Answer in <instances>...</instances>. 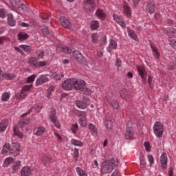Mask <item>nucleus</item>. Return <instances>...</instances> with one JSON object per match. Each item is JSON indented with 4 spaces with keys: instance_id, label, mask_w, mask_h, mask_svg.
<instances>
[{
    "instance_id": "obj_6",
    "label": "nucleus",
    "mask_w": 176,
    "mask_h": 176,
    "mask_svg": "<svg viewBox=\"0 0 176 176\" xmlns=\"http://www.w3.org/2000/svg\"><path fill=\"white\" fill-rule=\"evenodd\" d=\"M102 166L101 168V172L102 174H108V173H111L113 170V166L111 164H109L107 161L104 162L102 164Z\"/></svg>"
},
{
    "instance_id": "obj_10",
    "label": "nucleus",
    "mask_w": 176,
    "mask_h": 176,
    "mask_svg": "<svg viewBox=\"0 0 176 176\" xmlns=\"http://www.w3.org/2000/svg\"><path fill=\"white\" fill-rule=\"evenodd\" d=\"M49 74H43L41 75L40 77L36 80V85L37 86H41V85H43V83H46L47 82H49Z\"/></svg>"
},
{
    "instance_id": "obj_29",
    "label": "nucleus",
    "mask_w": 176,
    "mask_h": 176,
    "mask_svg": "<svg viewBox=\"0 0 176 176\" xmlns=\"http://www.w3.org/2000/svg\"><path fill=\"white\" fill-rule=\"evenodd\" d=\"M151 47L152 49L154 57H155V58H159V57H160V53L157 50V48L152 44H151Z\"/></svg>"
},
{
    "instance_id": "obj_27",
    "label": "nucleus",
    "mask_w": 176,
    "mask_h": 176,
    "mask_svg": "<svg viewBox=\"0 0 176 176\" xmlns=\"http://www.w3.org/2000/svg\"><path fill=\"white\" fill-rule=\"evenodd\" d=\"M27 97V93L24 92V91H21L19 93L15 94V98L16 100H24Z\"/></svg>"
},
{
    "instance_id": "obj_57",
    "label": "nucleus",
    "mask_w": 176,
    "mask_h": 176,
    "mask_svg": "<svg viewBox=\"0 0 176 176\" xmlns=\"http://www.w3.org/2000/svg\"><path fill=\"white\" fill-rule=\"evenodd\" d=\"M148 160L150 162V167H152V164L155 163V160L153 159V156L152 155H148Z\"/></svg>"
},
{
    "instance_id": "obj_28",
    "label": "nucleus",
    "mask_w": 176,
    "mask_h": 176,
    "mask_svg": "<svg viewBox=\"0 0 176 176\" xmlns=\"http://www.w3.org/2000/svg\"><path fill=\"white\" fill-rule=\"evenodd\" d=\"M21 166V161H17L12 165V173H17L20 170Z\"/></svg>"
},
{
    "instance_id": "obj_9",
    "label": "nucleus",
    "mask_w": 176,
    "mask_h": 176,
    "mask_svg": "<svg viewBox=\"0 0 176 176\" xmlns=\"http://www.w3.org/2000/svg\"><path fill=\"white\" fill-rule=\"evenodd\" d=\"M137 68L138 74L142 79L143 83H146V71H145V68L142 66H138Z\"/></svg>"
},
{
    "instance_id": "obj_7",
    "label": "nucleus",
    "mask_w": 176,
    "mask_h": 176,
    "mask_svg": "<svg viewBox=\"0 0 176 176\" xmlns=\"http://www.w3.org/2000/svg\"><path fill=\"white\" fill-rule=\"evenodd\" d=\"M56 110L51 111L50 119L53 124H54L55 127H56V129H60L61 126H60V122H58V119H57V116H56Z\"/></svg>"
},
{
    "instance_id": "obj_32",
    "label": "nucleus",
    "mask_w": 176,
    "mask_h": 176,
    "mask_svg": "<svg viewBox=\"0 0 176 176\" xmlns=\"http://www.w3.org/2000/svg\"><path fill=\"white\" fill-rule=\"evenodd\" d=\"M89 129L90 130V131L93 134V135H97L98 132L97 131V128L96 127V126H94V124H89Z\"/></svg>"
},
{
    "instance_id": "obj_45",
    "label": "nucleus",
    "mask_w": 176,
    "mask_h": 176,
    "mask_svg": "<svg viewBox=\"0 0 176 176\" xmlns=\"http://www.w3.org/2000/svg\"><path fill=\"white\" fill-rule=\"evenodd\" d=\"M10 98V96L8 93H3L1 96L2 101H8Z\"/></svg>"
},
{
    "instance_id": "obj_49",
    "label": "nucleus",
    "mask_w": 176,
    "mask_h": 176,
    "mask_svg": "<svg viewBox=\"0 0 176 176\" xmlns=\"http://www.w3.org/2000/svg\"><path fill=\"white\" fill-rule=\"evenodd\" d=\"M0 17H1V19L6 17V10L5 8L0 9Z\"/></svg>"
},
{
    "instance_id": "obj_12",
    "label": "nucleus",
    "mask_w": 176,
    "mask_h": 176,
    "mask_svg": "<svg viewBox=\"0 0 176 176\" xmlns=\"http://www.w3.org/2000/svg\"><path fill=\"white\" fill-rule=\"evenodd\" d=\"M1 78L7 79V80H12L16 78V75L13 73H3V72H2V70L0 69V78Z\"/></svg>"
},
{
    "instance_id": "obj_11",
    "label": "nucleus",
    "mask_w": 176,
    "mask_h": 176,
    "mask_svg": "<svg viewBox=\"0 0 176 176\" xmlns=\"http://www.w3.org/2000/svg\"><path fill=\"white\" fill-rule=\"evenodd\" d=\"M119 94L123 100H127V98H130V97H131V92L124 88L120 91Z\"/></svg>"
},
{
    "instance_id": "obj_59",
    "label": "nucleus",
    "mask_w": 176,
    "mask_h": 176,
    "mask_svg": "<svg viewBox=\"0 0 176 176\" xmlns=\"http://www.w3.org/2000/svg\"><path fill=\"white\" fill-rule=\"evenodd\" d=\"M78 122H79V124L81 126V127H86L87 124L85 120L80 119L78 120Z\"/></svg>"
},
{
    "instance_id": "obj_2",
    "label": "nucleus",
    "mask_w": 176,
    "mask_h": 176,
    "mask_svg": "<svg viewBox=\"0 0 176 176\" xmlns=\"http://www.w3.org/2000/svg\"><path fill=\"white\" fill-rule=\"evenodd\" d=\"M153 130H154V134L158 138H162L163 136V133H164V129L163 128V124L160 122H156L154 124L153 126Z\"/></svg>"
},
{
    "instance_id": "obj_3",
    "label": "nucleus",
    "mask_w": 176,
    "mask_h": 176,
    "mask_svg": "<svg viewBox=\"0 0 176 176\" xmlns=\"http://www.w3.org/2000/svg\"><path fill=\"white\" fill-rule=\"evenodd\" d=\"M10 147V156H17L20 153V144L17 142H12L11 144H8Z\"/></svg>"
},
{
    "instance_id": "obj_26",
    "label": "nucleus",
    "mask_w": 176,
    "mask_h": 176,
    "mask_svg": "<svg viewBox=\"0 0 176 176\" xmlns=\"http://www.w3.org/2000/svg\"><path fill=\"white\" fill-rule=\"evenodd\" d=\"M166 35H171L172 36H176V29L174 28H168L165 30Z\"/></svg>"
},
{
    "instance_id": "obj_19",
    "label": "nucleus",
    "mask_w": 176,
    "mask_h": 176,
    "mask_svg": "<svg viewBox=\"0 0 176 176\" xmlns=\"http://www.w3.org/2000/svg\"><path fill=\"white\" fill-rule=\"evenodd\" d=\"M85 3H87L89 5V12H93L94 9L96 8V0H85Z\"/></svg>"
},
{
    "instance_id": "obj_25",
    "label": "nucleus",
    "mask_w": 176,
    "mask_h": 176,
    "mask_svg": "<svg viewBox=\"0 0 176 176\" xmlns=\"http://www.w3.org/2000/svg\"><path fill=\"white\" fill-rule=\"evenodd\" d=\"M19 47H21V49H23V50H24V52H25V53H27L28 54H30V53H32V52H34V50H32V48H31V47L28 45H21Z\"/></svg>"
},
{
    "instance_id": "obj_16",
    "label": "nucleus",
    "mask_w": 176,
    "mask_h": 176,
    "mask_svg": "<svg viewBox=\"0 0 176 176\" xmlns=\"http://www.w3.org/2000/svg\"><path fill=\"white\" fill-rule=\"evenodd\" d=\"M18 41H20L21 42H23V41H27L28 38H30V36L28 34L24 32H20L17 34Z\"/></svg>"
},
{
    "instance_id": "obj_40",
    "label": "nucleus",
    "mask_w": 176,
    "mask_h": 176,
    "mask_svg": "<svg viewBox=\"0 0 176 176\" xmlns=\"http://www.w3.org/2000/svg\"><path fill=\"white\" fill-rule=\"evenodd\" d=\"M17 126H14V135H16V137H19V138H23V137H24V135H23V133L17 131L16 129Z\"/></svg>"
},
{
    "instance_id": "obj_37",
    "label": "nucleus",
    "mask_w": 176,
    "mask_h": 176,
    "mask_svg": "<svg viewBox=\"0 0 176 176\" xmlns=\"http://www.w3.org/2000/svg\"><path fill=\"white\" fill-rule=\"evenodd\" d=\"M76 171L79 176H87V174L83 169H82V168L77 167Z\"/></svg>"
},
{
    "instance_id": "obj_46",
    "label": "nucleus",
    "mask_w": 176,
    "mask_h": 176,
    "mask_svg": "<svg viewBox=\"0 0 176 176\" xmlns=\"http://www.w3.org/2000/svg\"><path fill=\"white\" fill-rule=\"evenodd\" d=\"M61 52H63V53H65L66 54H71L72 53V50L68 47H62Z\"/></svg>"
},
{
    "instance_id": "obj_58",
    "label": "nucleus",
    "mask_w": 176,
    "mask_h": 176,
    "mask_svg": "<svg viewBox=\"0 0 176 176\" xmlns=\"http://www.w3.org/2000/svg\"><path fill=\"white\" fill-rule=\"evenodd\" d=\"M42 160L43 162H44L45 164L49 163V162H50V157H49L46 155H43Z\"/></svg>"
},
{
    "instance_id": "obj_21",
    "label": "nucleus",
    "mask_w": 176,
    "mask_h": 176,
    "mask_svg": "<svg viewBox=\"0 0 176 176\" xmlns=\"http://www.w3.org/2000/svg\"><path fill=\"white\" fill-rule=\"evenodd\" d=\"M60 24L65 28H71V23H69V21L66 19L65 17H62L60 19Z\"/></svg>"
},
{
    "instance_id": "obj_22",
    "label": "nucleus",
    "mask_w": 176,
    "mask_h": 176,
    "mask_svg": "<svg viewBox=\"0 0 176 176\" xmlns=\"http://www.w3.org/2000/svg\"><path fill=\"white\" fill-rule=\"evenodd\" d=\"M21 176H29L31 175V169L28 166H25L21 169Z\"/></svg>"
},
{
    "instance_id": "obj_34",
    "label": "nucleus",
    "mask_w": 176,
    "mask_h": 176,
    "mask_svg": "<svg viewBox=\"0 0 176 176\" xmlns=\"http://www.w3.org/2000/svg\"><path fill=\"white\" fill-rule=\"evenodd\" d=\"M76 107L79 108L80 109H86V104H85V102L76 100Z\"/></svg>"
},
{
    "instance_id": "obj_54",
    "label": "nucleus",
    "mask_w": 176,
    "mask_h": 176,
    "mask_svg": "<svg viewBox=\"0 0 176 176\" xmlns=\"http://www.w3.org/2000/svg\"><path fill=\"white\" fill-rule=\"evenodd\" d=\"M36 54H37L38 60H41L43 58V56H45V52L43 51L37 52Z\"/></svg>"
},
{
    "instance_id": "obj_51",
    "label": "nucleus",
    "mask_w": 176,
    "mask_h": 176,
    "mask_svg": "<svg viewBox=\"0 0 176 176\" xmlns=\"http://www.w3.org/2000/svg\"><path fill=\"white\" fill-rule=\"evenodd\" d=\"M81 91H83V93H85V94H91V90H90V89L86 87V83H85V87H83Z\"/></svg>"
},
{
    "instance_id": "obj_44",
    "label": "nucleus",
    "mask_w": 176,
    "mask_h": 176,
    "mask_svg": "<svg viewBox=\"0 0 176 176\" xmlns=\"http://www.w3.org/2000/svg\"><path fill=\"white\" fill-rule=\"evenodd\" d=\"M117 46H118V44L116 43V41L113 40L110 41V44H109L110 49L115 50L116 49Z\"/></svg>"
},
{
    "instance_id": "obj_39",
    "label": "nucleus",
    "mask_w": 176,
    "mask_h": 176,
    "mask_svg": "<svg viewBox=\"0 0 176 176\" xmlns=\"http://www.w3.org/2000/svg\"><path fill=\"white\" fill-rule=\"evenodd\" d=\"M10 5L15 9L19 7V5L20 4V0H10Z\"/></svg>"
},
{
    "instance_id": "obj_60",
    "label": "nucleus",
    "mask_w": 176,
    "mask_h": 176,
    "mask_svg": "<svg viewBox=\"0 0 176 176\" xmlns=\"http://www.w3.org/2000/svg\"><path fill=\"white\" fill-rule=\"evenodd\" d=\"M42 67H46V62L45 61H40L37 65V68H41Z\"/></svg>"
},
{
    "instance_id": "obj_41",
    "label": "nucleus",
    "mask_w": 176,
    "mask_h": 176,
    "mask_svg": "<svg viewBox=\"0 0 176 176\" xmlns=\"http://www.w3.org/2000/svg\"><path fill=\"white\" fill-rule=\"evenodd\" d=\"M109 164H111V166L113 167V165L115 166V167H116V166H118V158H112L110 161L107 160V161Z\"/></svg>"
},
{
    "instance_id": "obj_23",
    "label": "nucleus",
    "mask_w": 176,
    "mask_h": 176,
    "mask_svg": "<svg viewBox=\"0 0 176 176\" xmlns=\"http://www.w3.org/2000/svg\"><path fill=\"white\" fill-rule=\"evenodd\" d=\"M29 64L32 68H38V58L33 57L29 60Z\"/></svg>"
},
{
    "instance_id": "obj_33",
    "label": "nucleus",
    "mask_w": 176,
    "mask_h": 176,
    "mask_svg": "<svg viewBox=\"0 0 176 176\" xmlns=\"http://www.w3.org/2000/svg\"><path fill=\"white\" fill-rule=\"evenodd\" d=\"M10 153V148L9 147V144H6L3 145V148L1 150V155H6V153Z\"/></svg>"
},
{
    "instance_id": "obj_50",
    "label": "nucleus",
    "mask_w": 176,
    "mask_h": 176,
    "mask_svg": "<svg viewBox=\"0 0 176 176\" xmlns=\"http://www.w3.org/2000/svg\"><path fill=\"white\" fill-rule=\"evenodd\" d=\"M91 39L93 43H97V41H98V35L96 33L92 34Z\"/></svg>"
},
{
    "instance_id": "obj_17",
    "label": "nucleus",
    "mask_w": 176,
    "mask_h": 176,
    "mask_svg": "<svg viewBox=\"0 0 176 176\" xmlns=\"http://www.w3.org/2000/svg\"><path fill=\"white\" fill-rule=\"evenodd\" d=\"M96 17H98L100 19V20H105V17H107V15H105V12H104V10L101 9H98L95 13Z\"/></svg>"
},
{
    "instance_id": "obj_56",
    "label": "nucleus",
    "mask_w": 176,
    "mask_h": 176,
    "mask_svg": "<svg viewBox=\"0 0 176 176\" xmlns=\"http://www.w3.org/2000/svg\"><path fill=\"white\" fill-rule=\"evenodd\" d=\"M100 46H104V45L107 44V36H104L100 38Z\"/></svg>"
},
{
    "instance_id": "obj_14",
    "label": "nucleus",
    "mask_w": 176,
    "mask_h": 176,
    "mask_svg": "<svg viewBox=\"0 0 176 176\" xmlns=\"http://www.w3.org/2000/svg\"><path fill=\"white\" fill-rule=\"evenodd\" d=\"M161 166L164 170L167 168V155L166 153H162L160 157Z\"/></svg>"
},
{
    "instance_id": "obj_36",
    "label": "nucleus",
    "mask_w": 176,
    "mask_h": 176,
    "mask_svg": "<svg viewBox=\"0 0 176 176\" xmlns=\"http://www.w3.org/2000/svg\"><path fill=\"white\" fill-rule=\"evenodd\" d=\"M128 30V34L129 36L132 38V39H137V34H135V32H134V30H129V28H127Z\"/></svg>"
},
{
    "instance_id": "obj_47",
    "label": "nucleus",
    "mask_w": 176,
    "mask_h": 176,
    "mask_svg": "<svg viewBox=\"0 0 176 176\" xmlns=\"http://www.w3.org/2000/svg\"><path fill=\"white\" fill-rule=\"evenodd\" d=\"M105 125H106L107 129H108L109 130H111V129L113 127L112 120L106 121Z\"/></svg>"
},
{
    "instance_id": "obj_4",
    "label": "nucleus",
    "mask_w": 176,
    "mask_h": 176,
    "mask_svg": "<svg viewBox=\"0 0 176 176\" xmlns=\"http://www.w3.org/2000/svg\"><path fill=\"white\" fill-rule=\"evenodd\" d=\"M73 89L74 90H80L82 91L83 87H86V82H85L83 80H78L75 78H73Z\"/></svg>"
},
{
    "instance_id": "obj_15",
    "label": "nucleus",
    "mask_w": 176,
    "mask_h": 176,
    "mask_svg": "<svg viewBox=\"0 0 176 176\" xmlns=\"http://www.w3.org/2000/svg\"><path fill=\"white\" fill-rule=\"evenodd\" d=\"M155 3L154 2H148L146 5V10L149 14H152L155 13Z\"/></svg>"
},
{
    "instance_id": "obj_20",
    "label": "nucleus",
    "mask_w": 176,
    "mask_h": 176,
    "mask_svg": "<svg viewBox=\"0 0 176 176\" xmlns=\"http://www.w3.org/2000/svg\"><path fill=\"white\" fill-rule=\"evenodd\" d=\"M90 27L91 31H96V30H98V28H100V22L97 20L92 21L90 23Z\"/></svg>"
},
{
    "instance_id": "obj_38",
    "label": "nucleus",
    "mask_w": 176,
    "mask_h": 176,
    "mask_svg": "<svg viewBox=\"0 0 176 176\" xmlns=\"http://www.w3.org/2000/svg\"><path fill=\"white\" fill-rule=\"evenodd\" d=\"M43 133H45V127L38 126L36 131V135H42Z\"/></svg>"
},
{
    "instance_id": "obj_62",
    "label": "nucleus",
    "mask_w": 176,
    "mask_h": 176,
    "mask_svg": "<svg viewBox=\"0 0 176 176\" xmlns=\"http://www.w3.org/2000/svg\"><path fill=\"white\" fill-rule=\"evenodd\" d=\"M169 45L173 47V49H176V41L172 40L170 41Z\"/></svg>"
},
{
    "instance_id": "obj_31",
    "label": "nucleus",
    "mask_w": 176,
    "mask_h": 176,
    "mask_svg": "<svg viewBox=\"0 0 176 176\" xmlns=\"http://www.w3.org/2000/svg\"><path fill=\"white\" fill-rule=\"evenodd\" d=\"M13 162H14V159L12 157H8L4 160L3 166V167H8V165L13 163Z\"/></svg>"
},
{
    "instance_id": "obj_55",
    "label": "nucleus",
    "mask_w": 176,
    "mask_h": 176,
    "mask_svg": "<svg viewBox=\"0 0 176 176\" xmlns=\"http://www.w3.org/2000/svg\"><path fill=\"white\" fill-rule=\"evenodd\" d=\"M111 105L113 109H118V108H119V103H118L117 100H113L111 102Z\"/></svg>"
},
{
    "instance_id": "obj_42",
    "label": "nucleus",
    "mask_w": 176,
    "mask_h": 176,
    "mask_svg": "<svg viewBox=\"0 0 176 176\" xmlns=\"http://www.w3.org/2000/svg\"><path fill=\"white\" fill-rule=\"evenodd\" d=\"M15 9H17L19 12H24L25 9H27V6L23 3H20L18 5Z\"/></svg>"
},
{
    "instance_id": "obj_1",
    "label": "nucleus",
    "mask_w": 176,
    "mask_h": 176,
    "mask_svg": "<svg viewBox=\"0 0 176 176\" xmlns=\"http://www.w3.org/2000/svg\"><path fill=\"white\" fill-rule=\"evenodd\" d=\"M73 58L84 67H87V60L83 57V55L79 51H74L73 52Z\"/></svg>"
},
{
    "instance_id": "obj_61",
    "label": "nucleus",
    "mask_w": 176,
    "mask_h": 176,
    "mask_svg": "<svg viewBox=\"0 0 176 176\" xmlns=\"http://www.w3.org/2000/svg\"><path fill=\"white\" fill-rule=\"evenodd\" d=\"M71 129H72V133H76V131L78 130V124H73Z\"/></svg>"
},
{
    "instance_id": "obj_13",
    "label": "nucleus",
    "mask_w": 176,
    "mask_h": 176,
    "mask_svg": "<svg viewBox=\"0 0 176 176\" xmlns=\"http://www.w3.org/2000/svg\"><path fill=\"white\" fill-rule=\"evenodd\" d=\"M123 8H124V14L126 16V17H131V8L129 6V3L124 1L123 3Z\"/></svg>"
},
{
    "instance_id": "obj_30",
    "label": "nucleus",
    "mask_w": 176,
    "mask_h": 176,
    "mask_svg": "<svg viewBox=\"0 0 176 176\" xmlns=\"http://www.w3.org/2000/svg\"><path fill=\"white\" fill-rule=\"evenodd\" d=\"M8 25H10L11 27H14V25H16V21L13 19V15L10 14H8Z\"/></svg>"
},
{
    "instance_id": "obj_5",
    "label": "nucleus",
    "mask_w": 176,
    "mask_h": 176,
    "mask_svg": "<svg viewBox=\"0 0 176 176\" xmlns=\"http://www.w3.org/2000/svg\"><path fill=\"white\" fill-rule=\"evenodd\" d=\"M134 137V128H133V125L128 122L126 124V129L125 133L126 140H131Z\"/></svg>"
},
{
    "instance_id": "obj_8",
    "label": "nucleus",
    "mask_w": 176,
    "mask_h": 176,
    "mask_svg": "<svg viewBox=\"0 0 176 176\" xmlns=\"http://www.w3.org/2000/svg\"><path fill=\"white\" fill-rule=\"evenodd\" d=\"M62 87L64 90H72L74 89V78L65 80L62 83Z\"/></svg>"
},
{
    "instance_id": "obj_63",
    "label": "nucleus",
    "mask_w": 176,
    "mask_h": 176,
    "mask_svg": "<svg viewBox=\"0 0 176 176\" xmlns=\"http://www.w3.org/2000/svg\"><path fill=\"white\" fill-rule=\"evenodd\" d=\"M53 91V88H49L47 93V98H50V96H52V92Z\"/></svg>"
},
{
    "instance_id": "obj_52",
    "label": "nucleus",
    "mask_w": 176,
    "mask_h": 176,
    "mask_svg": "<svg viewBox=\"0 0 176 176\" xmlns=\"http://www.w3.org/2000/svg\"><path fill=\"white\" fill-rule=\"evenodd\" d=\"M74 158L75 159V161L77 162L78 161V158L79 157V149L78 148H74Z\"/></svg>"
},
{
    "instance_id": "obj_53",
    "label": "nucleus",
    "mask_w": 176,
    "mask_h": 176,
    "mask_svg": "<svg viewBox=\"0 0 176 176\" xmlns=\"http://www.w3.org/2000/svg\"><path fill=\"white\" fill-rule=\"evenodd\" d=\"M144 148L147 152H151V144L149 142H145L144 143Z\"/></svg>"
},
{
    "instance_id": "obj_43",
    "label": "nucleus",
    "mask_w": 176,
    "mask_h": 176,
    "mask_svg": "<svg viewBox=\"0 0 176 176\" xmlns=\"http://www.w3.org/2000/svg\"><path fill=\"white\" fill-rule=\"evenodd\" d=\"M51 78L52 79H55L56 81L57 80H61V76L60 74H58L56 72H54L51 74Z\"/></svg>"
},
{
    "instance_id": "obj_35",
    "label": "nucleus",
    "mask_w": 176,
    "mask_h": 176,
    "mask_svg": "<svg viewBox=\"0 0 176 176\" xmlns=\"http://www.w3.org/2000/svg\"><path fill=\"white\" fill-rule=\"evenodd\" d=\"M71 144H72V145H74V146H83V142L79 140H76L75 139L71 140Z\"/></svg>"
},
{
    "instance_id": "obj_18",
    "label": "nucleus",
    "mask_w": 176,
    "mask_h": 176,
    "mask_svg": "<svg viewBox=\"0 0 176 176\" xmlns=\"http://www.w3.org/2000/svg\"><path fill=\"white\" fill-rule=\"evenodd\" d=\"M30 123V118H28L26 119H21L18 122V124L16 125V127H20L21 129H23L24 126H27Z\"/></svg>"
},
{
    "instance_id": "obj_24",
    "label": "nucleus",
    "mask_w": 176,
    "mask_h": 176,
    "mask_svg": "<svg viewBox=\"0 0 176 176\" xmlns=\"http://www.w3.org/2000/svg\"><path fill=\"white\" fill-rule=\"evenodd\" d=\"M8 124H9V122H8V120H3L0 122V131L1 133H3L5 130H6V127H8Z\"/></svg>"
},
{
    "instance_id": "obj_64",
    "label": "nucleus",
    "mask_w": 176,
    "mask_h": 176,
    "mask_svg": "<svg viewBox=\"0 0 176 176\" xmlns=\"http://www.w3.org/2000/svg\"><path fill=\"white\" fill-rule=\"evenodd\" d=\"M42 32L44 35H49V29L47 28H43Z\"/></svg>"
},
{
    "instance_id": "obj_48",
    "label": "nucleus",
    "mask_w": 176,
    "mask_h": 176,
    "mask_svg": "<svg viewBox=\"0 0 176 176\" xmlns=\"http://www.w3.org/2000/svg\"><path fill=\"white\" fill-rule=\"evenodd\" d=\"M35 78H36V75H35V74H33V75L28 77L27 82L32 83V82H34V80H35Z\"/></svg>"
}]
</instances>
